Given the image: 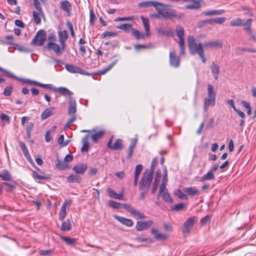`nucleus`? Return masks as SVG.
Listing matches in <instances>:
<instances>
[{
    "label": "nucleus",
    "mask_w": 256,
    "mask_h": 256,
    "mask_svg": "<svg viewBox=\"0 0 256 256\" xmlns=\"http://www.w3.org/2000/svg\"><path fill=\"white\" fill-rule=\"evenodd\" d=\"M58 37L60 44L62 46V50L64 51L66 48V41L68 40V34L66 30L59 31L58 32Z\"/></svg>",
    "instance_id": "8"
},
{
    "label": "nucleus",
    "mask_w": 256,
    "mask_h": 256,
    "mask_svg": "<svg viewBox=\"0 0 256 256\" xmlns=\"http://www.w3.org/2000/svg\"><path fill=\"white\" fill-rule=\"evenodd\" d=\"M118 28L124 31L128 32L130 28L132 30V24H124L118 26Z\"/></svg>",
    "instance_id": "48"
},
{
    "label": "nucleus",
    "mask_w": 256,
    "mask_h": 256,
    "mask_svg": "<svg viewBox=\"0 0 256 256\" xmlns=\"http://www.w3.org/2000/svg\"><path fill=\"white\" fill-rule=\"evenodd\" d=\"M212 74L214 76L215 80H217L219 74L220 68L219 66L214 62H212L210 66Z\"/></svg>",
    "instance_id": "24"
},
{
    "label": "nucleus",
    "mask_w": 256,
    "mask_h": 256,
    "mask_svg": "<svg viewBox=\"0 0 256 256\" xmlns=\"http://www.w3.org/2000/svg\"><path fill=\"white\" fill-rule=\"evenodd\" d=\"M162 196L163 200L166 202L172 203L173 200L170 194L167 192H164Z\"/></svg>",
    "instance_id": "43"
},
{
    "label": "nucleus",
    "mask_w": 256,
    "mask_h": 256,
    "mask_svg": "<svg viewBox=\"0 0 256 256\" xmlns=\"http://www.w3.org/2000/svg\"><path fill=\"white\" fill-rule=\"evenodd\" d=\"M12 86H7L6 88L4 90V95L5 96H9L12 92Z\"/></svg>",
    "instance_id": "61"
},
{
    "label": "nucleus",
    "mask_w": 256,
    "mask_h": 256,
    "mask_svg": "<svg viewBox=\"0 0 256 256\" xmlns=\"http://www.w3.org/2000/svg\"><path fill=\"white\" fill-rule=\"evenodd\" d=\"M153 178V175L144 172L142 174L139 183V190H148L152 184Z\"/></svg>",
    "instance_id": "3"
},
{
    "label": "nucleus",
    "mask_w": 256,
    "mask_h": 256,
    "mask_svg": "<svg viewBox=\"0 0 256 256\" xmlns=\"http://www.w3.org/2000/svg\"><path fill=\"white\" fill-rule=\"evenodd\" d=\"M137 141L138 139L136 138H133L131 140L130 145L128 148V153L126 156L127 159L130 160L132 158Z\"/></svg>",
    "instance_id": "18"
},
{
    "label": "nucleus",
    "mask_w": 256,
    "mask_h": 256,
    "mask_svg": "<svg viewBox=\"0 0 256 256\" xmlns=\"http://www.w3.org/2000/svg\"><path fill=\"white\" fill-rule=\"evenodd\" d=\"M174 194L178 196V198L182 200H186L188 199L187 196L182 193L180 190H177L175 191Z\"/></svg>",
    "instance_id": "49"
},
{
    "label": "nucleus",
    "mask_w": 256,
    "mask_h": 256,
    "mask_svg": "<svg viewBox=\"0 0 256 256\" xmlns=\"http://www.w3.org/2000/svg\"><path fill=\"white\" fill-rule=\"evenodd\" d=\"M166 183H162L160 186V190H159V194H158V200L159 199L160 196V194H162L164 192H167L168 190L166 188Z\"/></svg>",
    "instance_id": "52"
},
{
    "label": "nucleus",
    "mask_w": 256,
    "mask_h": 256,
    "mask_svg": "<svg viewBox=\"0 0 256 256\" xmlns=\"http://www.w3.org/2000/svg\"><path fill=\"white\" fill-rule=\"evenodd\" d=\"M38 174L37 172L34 171L32 172V176L36 180H47L50 178L51 176L50 174Z\"/></svg>",
    "instance_id": "23"
},
{
    "label": "nucleus",
    "mask_w": 256,
    "mask_h": 256,
    "mask_svg": "<svg viewBox=\"0 0 256 256\" xmlns=\"http://www.w3.org/2000/svg\"><path fill=\"white\" fill-rule=\"evenodd\" d=\"M135 240L139 242H152V240L150 238H136Z\"/></svg>",
    "instance_id": "59"
},
{
    "label": "nucleus",
    "mask_w": 256,
    "mask_h": 256,
    "mask_svg": "<svg viewBox=\"0 0 256 256\" xmlns=\"http://www.w3.org/2000/svg\"><path fill=\"white\" fill-rule=\"evenodd\" d=\"M158 162V160L156 158H154L151 163V165L150 169H146L145 172L153 175L154 168Z\"/></svg>",
    "instance_id": "42"
},
{
    "label": "nucleus",
    "mask_w": 256,
    "mask_h": 256,
    "mask_svg": "<svg viewBox=\"0 0 256 256\" xmlns=\"http://www.w3.org/2000/svg\"><path fill=\"white\" fill-rule=\"evenodd\" d=\"M152 224L153 222L152 220L146 222L138 221L136 222V229L138 232L143 231L149 228Z\"/></svg>",
    "instance_id": "10"
},
{
    "label": "nucleus",
    "mask_w": 256,
    "mask_h": 256,
    "mask_svg": "<svg viewBox=\"0 0 256 256\" xmlns=\"http://www.w3.org/2000/svg\"><path fill=\"white\" fill-rule=\"evenodd\" d=\"M104 130H100L98 132L96 131L95 132L90 134V137L92 140L94 142L96 143L98 140L104 136Z\"/></svg>",
    "instance_id": "28"
},
{
    "label": "nucleus",
    "mask_w": 256,
    "mask_h": 256,
    "mask_svg": "<svg viewBox=\"0 0 256 256\" xmlns=\"http://www.w3.org/2000/svg\"><path fill=\"white\" fill-rule=\"evenodd\" d=\"M89 137V134H87L82 139V142L83 143V146L81 148V152H86L88 150L89 148V143L88 142V139Z\"/></svg>",
    "instance_id": "31"
},
{
    "label": "nucleus",
    "mask_w": 256,
    "mask_h": 256,
    "mask_svg": "<svg viewBox=\"0 0 256 256\" xmlns=\"http://www.w3.org/2000/svg\"><path fill=\"white\" fill-rule=\"evenodd\" d=\"M196 220V217L195 216L188 218L183 224L182 232L184 234H188L193 227Z\"/></svg>",
    "instance_id": "6"
},
{
    "label": "nucleus",
    "mask_w": 256,
    "mask_h": 256,
    "mask_svg": "<svg viewBox=\"0 0 256 256\" xmlns=\"http://www.w3.org/2000/svg\"><path fill=\"white\" fill-rule=\"evenodd\" d=\"M116 34L112 32H106L102 35V38L106 36H116Z\"/></svg>",
    "instance_id": "62"
},
{
    "label": "nucleus",
    "mask_w": 256,
    "mask_h": 256,
    "mask_svg": "<svg viewBox=\"0 0 256 256\" xmlns=\"http://www.w3.org/2000/svg\"><path fill=\"white\" fill-rule=\"evenodd\" d=\"M216 103L215 97L206 98L204 100V110L205 112L208 111L210 106H214Z\"/></svg>",
    "instance_id": "16"
},
{
    "label": "nucleus",
    "mask_w": 256,
    "mask_h": 256,
    "mask_svg": "<svg viewBox=\"0 0 256 256\" xmlns=\"http://www.w3.org/2000/svg\"><path fill=\"white\" fill-rule=\"evenodd\" d=\"M54 90L55 92H58L60 94L64 96H72L74 94L72 92L66 88L60 87L58 88H54Z\"/></svg>",
    "instance_id": "30"
},
{
    "label": "nucleus",
    "mask_w": 256,
    "mask_h": 256,
    "mask_svg": "<svg viewBox=\"0 0 256 256\" xmlns=\"http://www.w3.org/2000/svg\"><path fill=\"white\" fill-rule=\"evenodd\" d=\"M34 127V124L32 123H30L28 126L26 130V138L30 140L31 138V130Z\"/></svg>",
    "instance_id": "53"
},
{
    "label": "nucleus",
    "mask_w": 256,
    "mask_h": 256,
    "mask_svg": "<svg viewBox=\"0 0 256 256\" xmlns=\"http://www.w3.org/2000/svg\"><path fill=\"white\" fill-rule=\"evenodd\" d=\"M140 18L142 19V24L144 28L146 36H148L150 35V26L149 24V20L147 18H144L143 16H140Z\"/></svg>",
    "instance_id": "25"
},
{
    "label": "nucleus",
    "mask_w": 256,
    "mask_h": 256,
    "mask_svg": "<svg viewBox=\"0 0 256 256\" xmlns=\"http://www.w3.org/2000/svg\"><path fill=\"white\" fill-rule=\"evenodd\" d=\"M122 208H124L130 214L134 210V208H132L130 204H122Z\"/></svg>",
    "instance_id": "64"
},
{
    "label": "nucleus",
    "mask_w": 256,
    "mask_h": 256,
    "mask_svg": "<svg viewBox=\"0 0 256 256\" xmlns=\"http://www.w3.org/2000/svg\"><path fill=\"white\" fill-rule=\"evenodd\" d=\"M60 6L64 10L67 12H70L71 5L68 1L65 0L62 2L60 4Z\"/></svg>",
    "instance_id": "44"
},
{
    "label": "nucleus",
    "mask_w": 256,
    "mask_h": 256,
    "mask_svg": "<svg viewBox=\"0 0 256 256\" xmlns=\"http://www.w3.org/2000/svg\"><path fill=\"white\" fill-rule=\"evenodd\" d=\"M183 190L190 196H194L198 193V191L196 188L192 187L185 188L183 189Z\"/></svg>",
    "instance_id": "40"
},
{
    "label": "nucleus",
    "mask_w": 256,
    "mask_h": 256,
    "mask_svg": "<svg viewBox=\"0 0 256 256\" xmlns=\"http://www.w3.org/2000/svg\"><path fill=\"white\" fill-rule=\"evenodd\" d=\"M252 20L251 18H249L246 20V22H244V25L242 26H244V30L247 32V34L250 35L252 34V29L251 26L252 24Z\"/></svg>",
    "instance_id": "35"
},
{
    "label": "nucleus",
    "mask_w": 256,
    "mask_h": 256,
    "mask_svg": "<svg viewBox=\"0 0 256 256\" xmlns=\"http://www.w3.org/2000/svg\"><path fill=\"white\" fill-rule=\"evenodd\" d=\"M46 39V35L45 32L42 30H39L32 41V44L41 46L44 44Z\"/></svg>",
    "instance_id": "5"
},
{
    "label": "nucleus",
    "mask_w": 256,
    "mask_h": 256,
    "mask_svg": "<svg viewBox=\"0 0 256 256\" xmlns=\"http://www.w3.org/2000/svg\"><path fill=\"white\" fill-rule=\"evenodd\" d=\"M188 42L190 52L192 55L198 54L201 58L202 62L204 63L206 62V58L204 54L203 44L202 45L200 43L196 44L193 36L188 37Z\"/></svg>",
    "instance_id": "2"
},
{
    "label": "nucleus",
    "mask_w": 256,
    "mask_h": 256,
    "mask_svg": "<svg viewBox=\"0 0 256 256\" xmlns=\"http://www.w3.org/2000/svg\"><path fill=\"white\" fill-rule=\"evenodd\" d=\"M0 118L2 120L6 121L8 123H9L10 122V117L4 114H0Z\"/></svg>",
    "instance_id": "63"
},
{
    "label": "nucleus",
    "mask_w": 256,
    "mask_h": 256,
    "mask_svg": "<svg viewBox=\"0 0 256 256\" xmlns=\"http://www.w3.org/2000/svg\"><path fill=\"white\" fill-rule=\"evenodd\" d=\"M151 233L154 235V238L156 240H164L168 238V235L160 233L157 229L151 228Z\"/></svg>",
    "instance_id": "20"
},
{
    "label": "nucleus",
    "mask_w": 256,
    "mask_h": 256,
    "mask_svg": "<svg viewBox=\"0 0 256 256\" xmlns=\"http://www.w3.org/2000/svg\"><path fill=\"white\" fill-rule=\"evenodd\" d=\"M82 180L80 176L77 175H70L67 178V182H68L81 183Z\"/></svg>",
    "instance_id": "34"
},
{
    "label": "nucleus",
    "mask_w": 256,
    "mask_h": 256,
    "mask_svg": "<svg viewBox=\"0 0 256 256\" xmlns=\"http://www.w3.org/2000/svg\"><path fill=\"white\" fill-rule=\"evenodd\" d=\"M132 34L137 40H140L144 38L145 35L138 30L132 28Z\"/></svg>",
    "instance_id": "39"
},
{
    "label": "nucleus",
    "mask_w": 256,
    "mask_h": 256,
    "mask_svg": "<svg viewBox=\"0 0 256 256\" xmlns=\"http://www.w3.org/2000/svg\"><path fill=\"white\" fill-rule=\"evenodd\" d=\"M214 174L212 172L208 171L206 174L202 176L200 181L201 182H204L206 180H210L214 179Z\"/></svg>",
    "instance_id": "32"
},
{
    "label": "nucleus",
    "mask_w": 256,
    "mask_h": 256,
    "mask_svg": "<svg viewBox=\"0 0 256 256\" xmlns=\"http://www.w3.org/2000/svg\"><path fill=\"white\" fill-rule=\"evenodd\" d=\"M76 104L74 100L70 98L69 102V105L68 106V114L74 115L76 114Z\"/></svg>",
    "instance_id": "22"
},
{
    "label": "nucleus",
    "mask_w": 256,
    "mask_h": 256,
    "mask_svg": "<svg viewBox=\"0 0 256 256\" xmlns=\"http://www.w3.org/2000/svg\"><path fill=\"white\" fill-rule=\"evenodd\" d=\"M56 166L58 169L60 170H64L70 168V166L68 163L64 161H62L58 158L56 160Z\"/></svg>",
    "instance_id": "26"
},
{
    "label": "nucleus",
    "mask_w": 256,
    "mask_h": 256,
    "mask_svg": "<svg viewBox=\"0 0 256 256\" xmlns=\"http://www.w3.org/2000/svg\"><path fill=\"white\" fill-rule=\"evenodd\" d=\"M203 46L206 48L213 47L221 48L222 46V43L218 40L209 42L204 43L203 44Z\"/></svg>",
    "instance_id": "29"
},
{
    "label": "nucleus",
    "mask_w": 256,
    "mask_h": 256,
    "mask_svg": "<svg viewBox=\"0 0 256 256\" xmlns=\"http://www.w3.org/2000/svg\"><path fill=\"white\" fill-rule=\"evenodd\" d=\"M108 205L112 208L119 209L122 208V204L114 200H109Z\"/></svg>",
    "instance_id": "47"
},
{
    "label": "nucleus",
    "mask_w": 256,
    "mask_h": 256,
    "mask_svg": "<svg viewBox=\"0 0 256 256\" xmlns=\"http://www.w3.org/2000/svg\"><path fill=\"white\" fill-rule=\"evenodd\" d=\"M0 177L4 180H9L11 176L7 170H4L0 172Z\"/></svg>",
    "instance_id": "46"
},
{
    "label": "nucleus",
    "mask_w": 256,
    "mask_h": 256,
    "mask_svg": "<svg viewBox=\"0 0 256 256\" xmlns=\"http://www.w3.org/2000/svg\"><path fill=\"white\" fill-rule=\"evenodd\" d=\"M176 35L179 39V47L180 48V54L181 56L184 54V30L180 26H177L176 28Z\"/></svg>",
    "instance_id": "4"
},
{
    "label": "nucleus",
    "mask_w": 256,
    "mask_h": 256,
    "mask_svg": "<svg viewBox=\"0 0 256 256\" xmlns=\"http://www.w3.org/2000/svg\"><path fill=\"white\" fill-rule=\"evenodd\" d=\"M35 9L32 12L34 20L36 24H39L41 22L42 18L44 17V14L42 8Z\"/></svg>",
    "instance_id": "12"
},
{
    "label": "nucleus",
    "mask_w": 256,
    "mask_h": 256,
    "mask_svg": "<svg viewBox=\"0 0 256 256\" xmlns=\"http://www.w3.org/2000/svg\"><path fill=\"white\" fill-rule=\"evenodd\" d=\"M226 20V18L224 17L217 18H211L210 19L211 24H212L213 22H215V23H216L218 24H222L225 22Z\"/></svg>",
    "instance_id": "50"
},
{
    "label": "nucleus",
    "mask_w": 256,
    "mask_h": 256,
    "mask_svg": "<svg viewBox=\"0 0 256 256\" xmlns=\"http://www.w3.org/2000/svg\"><path fill=\"white\" fill-rule=\"evenodd\" d=\"M156 5H163V4L156 1L150 0L140 2L138 4V7L141 8L150 6L156 7Z\"/></svg>",
    "instance_id": "17"
},
{
    "label": "nucleus",
    "mask_w": 256,
    "mask_h": 256,
    "mask_svg": "<svg viewBox=\"0 0 256 256\" xmlns=\"http://www.w3.org/2000/svg\"><path fill=\"white\" fill-rule=\"evenodd\" d=\"M160 180L154 179V180L152 184V188L151 189V192L152 194H154L157 190L159 184Z\"/></svg>",
    "instance_id": "56"
},
{
    "label": "nucleus",
    "mask_w": 256,
    "mask_h": 256,
    "mask_svg": "<svg viewBox=\"0 0 256 256\" xmlns=\"http://www.w3.org/2000/svg\"><path fill=\"white\" fill-rule=\"evenodd\" d=\"M112 136L110 138L108 143V148L114 150H122L123 148L122 140L120 138H118L116 140L114 144H112Z\"/></svg>",
    "instance_id": "7"
},
{
    "label": "nucleus",
    "mask_w": 256,
    "mask_h": 256,
    "mask_svg": "<svg viewBox=\"0 0 256 256\" xmlns=\"http://www.w3.org/2000/svg\"><path fill=\"white\" fill-rule=\"evenodd\" d=\"M65 68L68 72L71 73H77L84 75H89V74L86 71L83 70L79 67L75 66L72 64H66L65 65Z\"/></svg>",
    "instance_id": "9"
},
{
    "label": "nucleus",
    "mask_w": 256,
    "mask_h": 256,
    "mask_svg": "<svg viewBox=\"0 0 256 256\" xmlns=\"http://www.w3.org/2000/svg\"><path fill=\"white\" fill-rule=\"evenodd\" d=\"M54 109L52 107L46 109L41 114V118L45 120L49 118L52 114V110Z\"/></svg>",
    "instance_id": "38"
},
{
    "label": "nucleus",
    "mask_w": 256,
    "mask_h": 256,
    "mask_svg": "<svg viewBox=\"0 0 256 256\" xmlns=\"http://www.w3.org/2000/svg\"><path fill=\"white\" fill-rule=\"evenodd\" d=\"M114 218L126 226L131 227L134 224L133 221L130 219H128L117 215H114Z\"/></svg>",
    "instance_id": "15"
},
{
    "label": "nucleus",
    "mask_w": 256,
    "mask_h": 256,
    "mask_svg": "<svg viewBox=\"0 0 256 256\" xmlns=\"http://www.w3.org/2000/svg\"><path fill=\"white\" fill-rule=\"evenodd\" d=\"M131 214L134 216L138 217V218L144 219L146 218L144 214L140 212L139 210L134 208Z\"/></svg>",
    "instance_id": "45"
},
{
    "label": "nucleus",
    "mask_w": 256,
    "mask_h": 256,
    "mask_svg": "<svg viewBox=\"0 0 256 256\" xmlns=\"http://www.w3.org/2000/svg\"><path fill=\"white\" fill-rule=\"evenodd\" d=\"M88 165L86 164H80L73 167V170L76 174H82L86 170Z\"/></svg>",
    "instance_id": "19"
},
{
    "label": "nucleus",
    "mask_w": 256,
    "mask_h": 256,
    "mask_svg": "<svg viewBox=\"0 0 256 256\" xmlns=\"http://www.w3.org/2000/svg\"><path fill=\"white\" fill-rule=\"evenodd\" d=\"M170 6L163 4V5H156V7H154L157 13L152 14L150 15V17L152 18H168L171 19L175 18L180 19L184 16V13L178 14L176 10L169 8Z\"/></svg>",
    "instance_id": "1"
},
{
    "label": "nucleus",
    "mask_w": 256,
    "mask_h": 256,
    "mask_svg": "<svg viewBox=\"0 0 256 256\" xmlns=\"http://www.w3.org/2000/svg\"><path fill=\"white\" fill-rule=\"evenodd\" d=\"M47 48L49 50H52L57 55H60L64 52L60 46L56 43L52 42H48Z\"/></svg>",
    "instance_id": "14"
},
{
    "label": "nucleus",
    "mask_w": 256,
    "mask_h": 256,
    "mask_svg": "<svg viewBox=\"0 0 256 256\" xmlns=\"http://www.w3.org/2000/svg\"><path fill=\"white\" fill-rule=\"evenodd\" d=\"M106 192H108V196L110 198H115L116 194V192L114 190H112L110 188H108L106 190Z\"/></svg>",
    "instance_id": "58"
},
{
    "label": "nucleus",
    "mask_w": 256,
    "mask_h": 256,
    "mask_svg": "<svg viewBox=\"0 0 256 256\" xmlns=\"http://www.w3.org/2000/svg\"><path fill=\"white\" fill-rule=\"evenodd\" d=\"M60 239L66 242L67 244L69 246H73L76 244V239L74 238H70V237H66L64 236H61L60 237Z\"/></svg>",
    "instance_id": "36"
},
{
    "label": "nucleus",
    "mask_w": 256,
    "mask_h": 256,
    "mask_svg": "<svg viewBox=\"0 0 256 256\" xmlns=\"http://www.w3.org/2000/svg\"><path fill=\"white\" fill-rule=\"evenodd\" d=\"M116 62H117L116 60L114 61L112 64H110V65L108 66L105 68L98 71L97 72V74H104L110 70L116 64Z\"/></svg>",
    "instance_id": "41"
},
{
    "label": "nucleus",
    "mask_w": 256,
    "mask_h": 256,
    "mask_svg": "<svg viewBox=\"0 0 256 256\" xmlns=\"http://www.w3.org/2000/svg\"><path fill=\"white\" fill-rule=\"evenodd\" d=\"M72 229V224L70 219H67L66 221L64 222L62 224L60 230L62 232L69 231Z\"/></svg>",
    "instance_id": "33"
},
{
    "label": "nucleus",
    "mask_w": 256,
    "mask_h": 256,
    "mask_svg": "<svg viewBox=\"0 0 256 256\" xmlns=\"http://www.w3.org/2000/svg\"><path fill=\"white\" fill-rule=\"evenodd\" d=\"M182 2H189L185 6L186 9L196 10L200 8L202 0H183Z\"/></svg>",
    "instance_id": "11"
},
{
    "label": "nucleus",
    "mask_w": 256,
    "mask_h": 256,
    "mask_svg": "<svg viewBox=\"0 0 256 256\" xmlns=\"http://www.w3.org/2000/svg\"><path fill=\"white\" fill-rule=\"evenodd\" d=\"M134 20L133 16L128 17H118L115 19L116 22L124 21V20Z\"/></svg>",
    "instance_id": "60"
},
{
    "label": "nucleus",
    "mask_w": 256,
    "mask_h": 256,
    "mask_svg": "<svg viewBox=\"0 0 256 256\" xmlns=\"http://www.w3.org/2000/svg\"><path fill=\"white\" fill-rule=\"evenodd\" d=\"M210 216H206L201 218V220H200V222L202 226H205L208 222H210Z\"/></svg>",
    "instance_id": "55"
},
{
    "label": "nucleus",
    "mask_w": 256,
    "mask_h": 256,
    "mask_svg": "<svg viewBox=\"0 0 256 256\" xmlns=\"http://www.w3.org/2000/svg\"><path fill=\"white\" fill-rule=\"evenodd\" d=\"M142 166L140 164H138L136 166L134 177L138 178V176L142 170Z\"/></svg>",
    "instance_id": "51"
},
{
    "label": "nucleus",
    "mask_w": 256,
    "mask_h": 256,
    "mask_svg": "<svg viewBox=\"0 0 256 256\" xmlns=\"http://www.w3.org/2000/svg\"><path fill=\"white\" fill-rule=\"evenodd\" d=\"M224 12L225 11L224 10H211L203 12L202 14L205 16H217L223 14Z\"/></svg>",
    "instance_id": "27"
},
{
    "label": "nucleus",
    "mask_w": 256,
    "mask_h": 256,
    "mask_svg": "<svg viewBox=\"0 0 256 256\" xmlns=\"http://www.w3.org/2000/svg\"><path fill=\"white\" fill-rule=\"evenodd\" d=\"M185 206L183 203L176 204L172 208V210L176 211H179L184 208Z\"/></svg>",
    "instance_id": "57"
},
{
    "label": "nucleus",
    "mask_w": 256,
    "mask_h": 256,
    "mask_svg": "<svg viewBox=\"0 0 256 256\" xmlns=\"http://www.w3.org/2000/svg\"><path fill=\"white\" fill-rule=\"evenodd\" d=\"M207 24H211L210 19L202 20L200 21L198 24V28H201Z\"/></svg>",
    "instance_id": "54"
},
{
    "label": "nucleus",
    "mask_w": 256,
    "mask_h": 256,
    "mask_svg": "<svg viewBox=\"0 0 256 256\" xmlns=\"http://www.w3.org/2000/svg\"><path fill=\"white\" fill-rule=\"evenodd\" d=\"M19 146L26 160L30 162H32V159L29 154L28 150L25 144L22 142H19Z\"/></svg>",
    "instance_id": "21"
},
{
    "label": "nucleus",
    "mask_w": 256,
    "mask_h": 256,
    "mask_svg": "<svg viewBox=\"0 0 256 256\" xmlns=\"http://www.w3.org/2000/svg\"><path fill=\"white\" fill-rule=\"evenodd\" d=\"M244 21L240 18H237L230 21V25L232 26H240L244 25Z\"/></svg>",
    "instance_id": "37"
},
{
    "label": "nucleus",
    "mask_w": 256,
    "mask_h": 256,
    "mask_svg": "<svg viewBox=\"0 0 256 256\" xmlns=\"http://www.w3.org/2000/svg\"><path fill=\"white\" fill-rule=\"evenodd\" d=\"M180 58L176 56L174 51L170 52V64L172 66L178 68L180 66Z\"/></svg>",
    "instance_id": "13"
}]
</instances>
